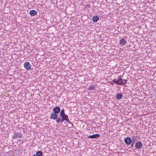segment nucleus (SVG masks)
Instances as JSON below:
<instances>
[{
	"label": "nucleus",
	"mask_w": 156,
	"mask_h": 156,
	"mask_svg": "<svg viewBox=\"0 0 156 156\" xmlns=\"http://www.w3.org/2000/svg\"><path fill=\"white\" fill-rule=\"evenodd\" d=\"M122 76L120 75L118 76V78L117 80H116L115 79H113L112 80V82L114 83H115L117 84H122V82L121 83H119V82L122 80Z\"/></svg>",
	"instance_id": "obj_1"
},
{
	"label": "nucleus",
	"mask_w": 156,
	"mask_h": 156,
	"mask_svg": "<svg viewBox=\"0 0 156 156\" xmlns=\"http://www.w3.org/2000/svg\"><path fill=\"white\" fill-rule=\"evenodd\" d=\"M124 142L127 145H130L132 142V140L131 138L129 137H127L125 138Z\"/></svg>",
	"instance_id": "obj_2"
},
{
	"label": "nucleus",
	"mask_w": 156,
	"mask_h": 156,
	"mask_svg": "<svg viewBox=\"0 0 156 156\" xmlns=\"http://www.w3.org/2000/svg\"><path fill=\"white\" fill-rule=\"evenodd\" d=\"M60 117L62 118V119L63 121H66L67 122L69 123H71L70 122L69 119L68 115L66 114H64L60 116Z\"/></svg>",
	"instance_id": "obj_3"
},
{
	"label": "nucleus",
	"mask_w": 156,
	"mask_h": 156,
	"mask_svg": "<svg viewBox=\"0 0 156 156\" xmlns=\"http://www.w3.org/2000/svg\"><path fill=\"white\" fill-rule=\"evenodd\" d=\"M22 134L20 133H15L12 136V138L13 139H16L17 138H20L22 137Z\"/></svg>",
	"instance_id": "obj_4"
},
{
	"label": "nucleus",
	"mask_w": 156,
	"mask_h": 156,
	"mask_svg": "<svg viewBox=\"0 0 156 156\" xmlns=\"http://www.w3.org/2000/svg\"><path fill=\"white\" fill-rule=\"evenodd\" d=\"M24 67L27 70H30L31 68V65L29 62H25L23 65Z\"/></svg>",
	"instance_id": "obj_5"
},
{
	"label": "nucleus",
	"mask_w": 156,
	"mask_h": 156,
	"mask_svg": "<svg viewBox=\"0 0 156 156\" xmlns=\"http://www.w3.org/2000/svg\"><path fill=\"white\" fill-rule=\"evenodd\" d=\"M57 116L58 115L57 114L53 112L51 113L50 117V119H51L53 120H55V119H57Z\"/></svg>",
	"instance_id": "obj_6"
},
{
	"label": "nucleus",
	"mask_w": 156,
	"mask_h": 156,
	"mask_svg": "<svg viewBox=\"0 0 156 156\" xmlns=\"http://www.w3.org/2000/svg\"><path fill=\"white\" fill-rule=\"evenodd\" d=\"M61 109L59 107H56L53 109V112L58 114L60 112Z\"/></svg>",
	"instance_id": "obj_7"
},
{
	"label": "nucleus",
	"mask_w": 156,
	"mask_h": 156,
	"mask_svg": "<svg viewBox=\"0 0 156 156\" xmlns=\"http://www.w3.org/2000/svg\"><path fill=\"white\" fill-rule=\"evenodd\" d=\"M142 146V144L140 142H136L135 145V147L137 149H140Z\"/></svg>",
	"instance_id": "obj_8"
},
{
	"label": "nucleus",
	"mask_w": 156,
	"mask_h": 156,
	"mask_svg": "<svg viewBox=\"0 0 156 156\" xmlns=\"http://www.w3.org/2000/svg\"><path fill=\"white\" fill-rule=\"evenodd\" d=\"M100 136V135L99 134H93L88 137V138L96 139Z\"/></svg>",
	"instance_id": "obj_9"
},
{
	"label": "nucleus",
	"mask_w": 156,
	"mask_h": 156,
	"mask_svg": "<svg viewBox=\"0 0 156 156\" xmlns=\"http://www.w3.org/2000/svg\"><path fill=\"white\" fill-rule=\"evenodd\" d=\"M119 44L122 46H123L125 45L127 43V41L124 38H122L119 40Z\"/></svg>",
	"instance_id": "obj_10"
},
{
	"label": "nucleus",
	"mask_w": 156,
	"mask_h": 156,
	"mask_svg": "<svg viewBox=\"0 0 156 156\" xmlns=\"http://www.w3.org/2000/svg\"><path fill=\"white\" fill-rule=\"evenodd\" d=\"M29 13L31 16H36L37 14V12L35 10H32L30 11Z\"/></svg>",
	"instance_id": "obj_11"
},
{
	"label": "nucleus",
	"mask_w": 156,
	"mask_h": 156,
	"mask_svg": "<svg viewBox=\"0 0 156 156\" xmlns=\"http://www.w3.org/2000/svg\"><path fill=\"white\" fill-rule=\"evenodd\" d=\"M138 136H132V142L135 143L138 140Z\"/></svg>",
	"instance_id": "obj_12"
},
{
	"label": "nucleus",
	"mask_w": 156,
	"mask_h": 156,
	"mask_svg": "<svg viewBox=\"0 0 156 156\" xmlns=\"http://www.w3.org/2000/svg\"><path fill=\"white\" fill-rule=\"evenodd\" d=\"M99 19V17L98 16H94L92 18V20L94 22H97Z\"/></svg>",
	"instance_id": "obj_13"
},
{
	"label": "nucleus",
	"mask_w": 156,
	"mask_h": 156,
	"mask_svg": "<svg viewBox=\"0 0 156 156\" xmlns=\"http://www.w3.org/2000/svg\"><path fill=\"white\" fill-rule=\"evenodd\" d=\"M55 120L57 123L58 124L60 123H62L64 121L62 118H61V117H57V119H55Z\"/></svg>",
	"instance_id": "obj_14"
},
{
	"label": "nucleus",
	"mask_w": 156,
	"mask_h": 156,
	"mask_svg": "<svg viewBox=\"0 0 156 156\" xmlns=\"http://www.w3.org/2000/svg\"><path fill=\"white\" fill-rule=\"evenodd\" d=\"M122 82V84H117V85H125L127 82V80L126 79H122V81H120L119 83H121Z\"/></svg>",
	"instance_id": "obj_15"
},
{
	"label": "nucleus",
	"mask_w": 156,
	"mask_h": 156,
	"mask_svg": "<svg viewBox=\"0 0 156 156\" xmlns=\"http://www.w3.org/2000/svg\"><path fill=\"white\" fill-rule=\"evenodd\" d=\"M122 96L121 94H118L116 95V98L118 100H120L122 98Z\"/></svg>",
	"instance_id": "obj_16"
},
{
	"label": "nucleus",
	"mask_w": 156,
	"mask_h": 156,
	"mask_svg": "<svg viewBox=\"0 0 156 156\" xmlns=\"http://www.w3.org/2000/svg\"><path fill=\"white\" fill-rule=\"evenodd\" d=\"M36 156H41L42 155V152L41 151H38L36 154Z\"/></svg>",
	"instance_id": "obj_17"
},
{
	"label": "nucleus",
	"mask_w": 156,
	"mask_h": 156,
	"mask_svg": "<svg viewBox=\"0 0 156 156\" xmlns=\"http://www.w3.org/2000/svg\"><path fill=\"white\" fill-rule=\"evenodd\" d=\"M64 114H65V110L64 108H63L62 109V110H61V111L60 112V115L61 116L62 115H64Z\"/></svg>",
	"instance_id": "obj_18"
},
{
	"label": "nucleus",
	"mask_w": 156,
	"mask_h": 156,
	"mask_svg": "<svg viewBox=\"0 0 156 156\" xmlns=\"http://www.w3.org/2000/svg\"><path fill=\"white\" fill-rule=\"evenodd\" d=\"M95 88V86L94 85H90L88 88L89 90H93Z\"/></svg>",
	"instance_id": "obj_19"
},
{
	"label": "nucleus",
	"mask_w": 156,
	"mask_h": 156,
	"mask_svg": "<svg viewBox=\"0 0 156 156\" xmlns=\"http://www.w3.org/2000/svg\"><path fill=\"white\" fill-rule=\"evenodd\" d=\"M90 7V5H85V8H86L88 9Z\"/></svg>",
	"instance_id": "obj_20"
},
{
	"label": "nucleus",
	"mask_w": 156,
	"mask_h": 156,
	"mask_svg": "<svg viewBox=\"0 0 156 156\" xmlns=\"http://www.w3.org/2000/svg\"><path fill=\"white\" fill-rule=\"evenodd\" d=\"M134 144H135V143L132 142V143H131V147H134Z\"/></svg>",
	"instance_id": "obj_21"
},
{
	"label": "nucleus",
	"mask_w": 156,
	"mask_h": 156,
	"mask_svg": "<svg viewBox=\"0 0 156 156\" xmlns=\"http://www.w3.org/2000/svg\"><path fill=\"white\" fill-rule=\"evenodd\" d=\"M32 156H35V154H34V155H33Z\"/></svg>",
	"instance_id": "obj_22"
},
{
	"label": "nucleus",
	"mask_w": 156,
	"mask_h": 156,
	"mask_svg": "<svg viewBox=\"0 0 156 156\" xmlns=\"http://www.w3.org/2000/svg\"><path fill=\"white\" fill-rule=\"evenodd\" d=\"M111 84H113V83H111Z\"/></svg>",
	"instance_id": "obj_23"
}]
</instances>
